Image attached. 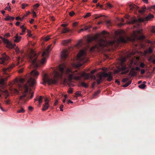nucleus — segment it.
<instances>
[{
	"label": "nucleus",
	"mask_w": 155,
	"mask_h": 155,
	"mask_svg": "<svg viewBox=\"0 0 155 155\" xmlns=\"http://www.w3.org/2000/svg\"><path fill=\"white\" fill-rule=\"evenodd\" d=\"M65 70L66 76L69 82L71 81L73 78L74 80H78L80 79L81 77L85 79H87L90 77L89 74H86L84 72L82 73L81 76H76L77 75H80L81 74L77 71H73L71 68L66 69L65 65L62 64L58 66L57 69L54 70L53 73L54 75L53 77L51 74L48 75L46 73L43 74L42 79L43 82L42 84H45L46 83L49 85L56 84L59 79L62 78Z\"/></svg>",
	"instance_id": "f257e3e1"
},
{
	"label": "nucleus",
	"mask_w": 155,
	"mask_h": 155,
	"mask_svg": "<svg viewBox=\"0 0 155 155\" xmlns=\"http://www.w3.org/2000/svg\"><path fill=\"white\" fill-rule=\"evenodd\" d=\"M121 31H118L115 32L116 36L114 37V40L112 41H108L103 39H100L98 41V44L93 47L91 49V51H93L95 49H97L98 50H99L100 48L104 46L113 45L116 42V43L119 42L125 43L128 41H134L136 39L142 40L145 38V36L143 35L138 37L139 35L142 34V29L134 31L131 38L127 37V38L121 36Z\"/></svg>",
	"instance_id": "f03ea898"
},
{
	"label": "nucleus",
	"mask_w": 155,
	"mask_h": 155,
	"mask_svg": "<svg viewBox=\"0 0 155 155\" xmlns=\"http://www.w3.org/2000/svg\"><path fill=\"white\" fill-rule=\"evenodd\" d=\"M39 75V72L35 70L32 71L30 74V78L28 81L27 84H26L23 87L24 90V94L21 96L19 98L18 104L20 105L23 104L26 101L25 98L27 94L28 93L30 92V91L28 88V84L31 87L34 86L36 83L35 79L37 78Z\"/></svg>",
	"instance_id": "7ed1b4c3"
},
{
	"label": "nucleus",
	"mask_w": 155,
	"mask_h": 155,
	"mask_svg": "<svg viewBox=\"0 0 155 155\" xmlns=\"http://www.w3.org/2000/svg\"><path fill=\"white\" fill-rule=\"evenodd\" d=\"M153 18V15L149 14L145 17L140 18L138 19H136L135 18H133L131 21H128L127 23V24H134L137 22H143L145 25L148 20Z\"/></svg>",
	"instance_id": "20e7f679"
},
{
	"label": "nucleus",
	"mask_w": 155,
	"mask_h": 155,
	"mask_svg": "<svg viewBox=\"0 0 155 155\" xmlns=\"http://www.w3.org/2000/svg\"><path fill=\"white\" fill-rule=\"evenodd\" d=\"M10 76L7 77L5 79L1 78L0 79V91L5 96V99L9 96V94L7 90H3L2 89L4 88L5 86V81L7 80L8 78V77H10Z\"/></svg>",
	"instance_id": "39448f33"
},
{
	"label": "nucleus",
	"mask_w": 155,
	"mask_h": 155,
	"mask_svg": "<svg viewBox=\"0 0 155 155\" xmlns=\"http://www.w3.org/2000/svg\"><path fill=\"white\" fill-rule=\"evenodd\" d=\"M38 55L35 53L34 50H32L28 56L29 61L32 63L34 66L36 67H38V64L36 62V60L38 57Z\"/></svg>",
	"instance_id": "423d86ee"
},
{
	"label": "nucleus",
	"mask_w": 155,
	"mask_h": 155,
	"mask_svg": "<svg viewBox=\"0 0 155 155\" xmlns=\"http://www.w3.org/2000/svg\"><path fill=\"white\" fill-rule=\"evenodd\" d=\"M86 53L85 50H82L80 51L77 54V59L80 62L84 63L86 62L87 59L86 57Z\"/></svg>",
	"instance_id": "0eeeda50"
},
{
	"label": "nucleus",
	"mask_w": 155,
	"mask_h": 155,
	"mask_svg": "<svg viewBox=\"0 0 155 155\" xmlns=\"http://www.w3.org/2000/svg\"><path fill=\"white\" fill-rule=\"evenodd\" d=\"M25 81L24 78H21L19 79L16 78L12 82H10L9 84V85L11 87H12L14 84H17L19 87L21 88L22 87V86L20 84V83H22L24 82Z\"/></svg>",
	"instance_id": "6e6552de"
},
{
	"label": "nucleus",
	"mask_w": 155,
	"mask_h": 155,
	"mask_svg": "<svg viewBox=\"0 0 155 155\" xmlns=\"http://www.w3.org/2000/svg\"><path fill=\"white\" fill-rule=\"evenodd\" d=\"M126 70V71L124 72H123L122 74H124L127 73L129 71V69L126 67L125 65L123 63H121V67L119 68L117 70H116L114 71V73L115 74H117L120 71H123Z\"/></svg>",
	"instance_id": "1a4fd4ad"
},
{
	"label": "nucleus",
	"mask_w": 155,
	"mask_h": 155,
	"mask_svg": "<svg viewBox=\"0 0 155 155\" xmlns=\"http://www.w3.org/2000/svg\"><path fill=\"white\" fill-rule=\"evenodd\" d=\"M107 76V74L106 73L102 72L99 73L97 75V83L98 84H100L101 82V80L103 78L106 77Z\"/></svg>",
	"instance_id": "9d476101"
},
{
	"label": "nucleus",
	"mask_w": 155,
	"mask_h": 155,
	"mask_svg": "<svg viewBox=\"0 0 155 155\" xmlns=\"http://www.w3.org/2000/svg\"><path fill=\"white\" fill-rule=\"evenodd\" d=\"M2 39L3 40V43L6 45V46L7 48L12 49L15 47V45L12 44L11 42L9 41L8 39L4 38H2Z\"/></svg>",
	"instance_id": "9b49d317"
},
{
	"label": "nucleus",
	"mask_w": 155,
	"mask_h": 155,
	"mask_svg": "<svg viewBox=\"0 0 155 155\" xmlns=\"http://www.w3.org/2000/svg\"><path fill=\"white\" fill-rule=\"evenodd\" d=\"M8 59V57L5 55V54L2 55V57L0 58V63L5 64V62Z\"/></svg>",
	"instance_id": "f8f14e48"
},
{
	"label": "nucleus",
	"mask_w": 155,
	"mask_h": 155,
	"mask_svg": "<svg viewBox=\"0 0 155 155\" xmlns=\"http://www.w3.org/2000/svg\"><path fill=\"white\" fill-rule=\"evenodd\" d=\"M51 45H49L46 49L45 50L42 54L43 56H48L49 52L50 51L51 48Z\"/></svg>",
	"instance_id": "ddd939ff"
},
{
	"label": "nucleus",
	"mask_w": 155,
	"mask_h": 155,
	"mask_svg": "<svg viewBox=\"0 0 155 155\" xmlns=\"http://www.w3.org/2000/svg\"><path fill=\"white\" fill-rule=\"evenodd\" d=\"M99 35H97L92 37L88 36L87 38V41L88 42H90L93 40H96L99 38Z\"/></svg>",
	"instance_id": "4468645a"
},
{
	"label": "nucleus",
	"mask_w": 155,
	"mask_h": 155,
	"mask_svg": "<svg viewBox=\"0 0 155 155\" xmlns=\"http://www.w3.org/2000/svg\"><path fill=\"white\" fill-rule=\"evenodd\" d=\"M68 55V51L66 50H64L61 53V56L63 58H65L67 57Z\"/></svg>",
	"instance_id": "2eb2a0df"
},
{
	"label": "nucleus",
	"mask_w": 155,
	"mask_h": 155,
	"mask_svg": "<svg viewBox=\"0 0 155 155\" xmlns=\"http://www.w3.org/2000/svg\"><path fill=\"white\" fill-rule=\"evenodd\" d=\"M14 41L15 42L18 43L21 41V37L18 36V34H17L14 37Z\"/></svg>",
	"instance_id": "dca6fc26"
},
{
	"label": "nucleus",
	"mask_w": 155,
	"mask_h": 155,
	"mask_svg": "<svg viewBox=\"0 0 155 155\" xmlns=\"http://www.w3.org/2000/svg\"><path fill=\"white\" fill-rule=\"evenodd\" d=\"M129 8L130 10H137L138 8V7L132 4L129 5Z\"/></svg>",
	"instance_id": "f3484780"
},
{
	"label": "nucleus",
	"mask_w": 155,
	"mask_h": 155,
	"mask_svg": "<svg viewBox=\"0 0 155 155\" xmlns=\"http://www.w3.org/2000/svg\"><path fill=\"white\" fill-rule=\"evenodd\" d=\"M153 49L151 48L150 47L148 49L146 50L144 53L143 55V56H145L147 54H150L153 52Z\"/></svg>",
	"instance_id": "a211bd4d"
},
{
	"label": "nucleus",
	"mask_w": 155,
	"mask_h": 155,
	"mask_svg": "<svg viewBox=\"0 0 155 155\" xmlns=\"http://www.w3.org/2000/svg\"><path fill=\"white\" fill-rule=\"evenodd\" d=\"M13 67V66H11L10 67H9L7 68H3V71L4 72V73L5 74H7V72L8 71H9Z\"/></svg>",
	"instance_id": "6ab92c4d"
},
{
	"label": "nucleus",
	"mask_w": 155,
	"mask_h": 155,
	"mask_svg": "<svg viewBox=\"0 0 155 155\" xmlns=\"http://www.w3.org/2000/svg\"><path fill=\"white\" fill-rule=\"evenodd\" d=\"M107 74V77H108L107 80L109 81H111L112 79V76L111 73L110 72H108V73H106Z\"/></svg>",
	"instance_id": "aec40b11"
},
{
	"label": "nucleus",
	"mask_w": 155,
	"mask_h": 155,
	"mask_svg": "<svg viewBox=\"0 0 155 155\" xmlns=\"http://www.w3.org/2000/svg\"><path fill=\"white\" fill-rule=\"evenodd\" d=\"M72 41L71 39H69L67 40H64L62 41L61 44L64 45L68 44Z\"/></svg>",
	"instance_id": "412c9836"
},
{
	"label": "nucleus",
	"mask_w": 155,
	"mask_h": 155,
	"mask_svg": "<svg viewBox=\"0 0 155 155\" xmlns=\"http://www.w3.org/2000/svg\"><path fill=\"white\" fill-rule=\"evenodd\" d=\"M130 74L132 76L136 75V72L134 68H132L131 70Z\"/></svg>",
	"instance_id": "4be33fe9"
},
{
	"label": "nucleus",
	"mask_w": 155,
	"mask_h": 155,
	"mask_svg": "<svg viewBox=\"0 0 155 155\" xmlns=\"http://www.w3.org/2000/svg\"><path fill=\"white\" fill-rule=\"evenodd\" d=\"M49 107V104L48 103H45L44 105L43 108H42V110L45 111L47 110Z\"/></svg>",
	"instance_id": "5701e85b"
},
{
	"label": "nucleus",
	"mask_w": 155,
	"mask_h": 155,
	"mask_svg": "<svg viewBox=\"0 0 155 155\" xmlns=\"http://www.w3.org/2000/svg\"><path fill=\"white\" fill-rule=\"evenodd\" d=\"M23 57L22 56V58L21 59L20 57H18L17 59V65H18L20 63L22 62L23 60Z\"/></svg>",
	"instance_id": "b1692460"
},
{
	"label": "nucleus",
	"mask_w": 155,
	"mask_h": 155,
	"mask_svg": "<svg viewBox=\"0 0 155 155\" xmlns=\"http://www.w3.org/2000/svg\"><path fill=\"white\" fill-rule=\"evenodd\" d=\"M42 56L43 58H42V59L41 61V64H44L46 63V59L45 58V57H46V56H43L42 55Z\"/></svg>",
	"instance_id": "393cba45"
},
{
	"label": "nucleus",
	"mask_w": 155,
	"mask_h": 155,
	"mask_svg": "<svg viewBox=\"0 0 155 155\" xmlns=\"http://www.w3.org/2000/svg\"><path fill=\"white\" fill-rule=\"evenodd\" d=\"M14 19V17L12 16H7L5 19V20H13Z\"/></svg>",
	"instance_id": "a878e982"
},
{
	"label": "nucleus",
	"mask_w": 155,
	"mask_h": 155,
	"mask_svg": "<svg viewBox=\"0 0 155 155\" xmlns=\"http://www.w3.org/2000/svg\"><path fill=\"white\" fill-rule=\"evenodd\" d=\"M147 9V8L145 6H144L142 8V9L139 11L140 13H143L145 12V10Z\"/></svg>",
	"instance_id": "bb28decb"
},
{
	"label": "nucleus",
	"mask_w": 155,
	"mask_h": 155,
	"mask_svg": "<svg viewBox=\"0 0 155 155\" xmlns=\"http://www.w3.org/2000/svg\"><path fill=\"white\" fill-rule=\"evenodd\" d=\"M82 64L81 63H78V64H72L73 67L75 68H78L81 66L82 65Z\"/></svg>",
	"instance_id": "cd10ccee"
},
{
	"label": "nucleus",
	"mask_w": 155,
	"mask_h": 155,
	"mask_svg": "<svg viewBox=\"0 0 155 155\" xmlns=\"http://www.w3.org/2000/svg\"><path fill=\"white\" fill-rule=\"evenodd\" d=\"M10 90L12 93H13L18 94V91L15 88H12L10 89Z\"/></svg>",
	"instance_id": "c85d7f7f"
},
{
	"label": "nucleus",
	"mask_w": 155,
	"mask_h": 155,
	"mask_svg": "<svg viewBox=\"0 0 155 155\" xmlns=\"http://www.w3.org/2000/svg\"><path fill=\"white\" fill-rule=\"evenodd\" d=\"M25 112V110L22 107H21V108L18 110L17 112L18 113H23Z\"/></svg>",
	"instance_id": "c756f323"
},
{
	"label": "nucleus",
	"mask_w": 155,
	"mask_h": 155,
	"mask_svg": "<svg viewBox=\"0 0 155 155\" xmlns=\"http://www.w3.org/2000/svg\"><path fill=\"white\" fill-rule=\"evenodd\" d=\"M21 28L22 29V32L24 33L25 32L26 28L24 25L21 26Z\"/></svg>",
	"instance_id": "7c9ffc66"
},
{
	"label": "nucleus",
	"mask_w": 155,
	"mask_h": 155,
	"mask_svg": "<svg viewBox=\"0 0 155 155\" xmlns=\"http://www.w3.org/2000/svg\"><path fill=\"white\" fill-rule=\"evenodd\" d=\"M131 83V81H128L127 83H126V84L123 85V86L124 87H126L128 86Z\"/></svg>",
	"instance_id": "2f4dec72"
},
{
	"label": "nucleus",
	"mask_w": 155,
	"mask_h": 155,
	"mask_svg": "<svg viewBox=\"0 0 155 155\" xmlns=\"http://www.w3.org/2000/svg\"><path fill=\"white\" fill-rule=\"evenodd\" d=\"M69 31V30L67 28H64L63 29L62 31V33H64L66 32H67Z\"/></svg>",
	"instance_id": "473e14b6"
},
{
	"label": "nucleus",
	"mask_w": 155,
	"mask_h": 155,
	"mask_svg": "<svg viewBox=\"0 0 155 155\" xmlns=\"http://www.w3.org/2000/svg\"><path fill=\"white\" fill-rule=\"evenodd\" d=\"M43 99V98L42 96H40L39 97L38 101L39 103L40 104H41L42 102V100Z\"/></svg>",
	"instance_id": "72a5a7b5"
},
{
	"label": "nucleus",
	"mask_w": 155,
	"mask_h": 155,
	"mask_svg": "<svg viewBox=\"0 0 155 155\" xmlns=\"http://www.w3.org/2000/svg\"><path fill=\"white\" fill-rule=\"evenodd\" d=\"M81 40H79L77 43L76 45H75V46L77 47L80 46L81 44Z\"/></svg>",
	"instance_id": "f704fd0d"
},
{
	"label": "nucleus",
	"mask_w": 155,
	"mask_h": 155,
	"mask_svg": "<svg viewBox=\"0 0 155 155\" xmlns=\"http://www.w3.org/2000/svg\"><path fill=\"white\" fill-rule=\"evenodd\" d=\"M154 57H155V56L152 55L148 58V60L149 61H151L152 59H154Z\"/></svg>",
	"instance_id": "c9c22d12"
},
{
	"label": "nucleus",
	"mask_w": 155,
	"mask_h": 155,
	"mask_svg": "<svg viewBox=\"0 0 155 155\" xmlns=\"http://www.w3.org/2000/svg\"><path fill=\"white\" fill-rule=\"evenodd\" d=\"M146 85L144 84H142L139 85V87L140 88L143 89L145 87Z\"/></svg>",
	"instance_id": "e433bc0d"
},
{
	"label": "nucleus",
	"mask_w": 155,
	"mask_h": 155,
	"mask_svg": "<svg viewBox=\"0 0 155 155\" xmlns=\"http://www.w3.org/2000/svg\"><path fill=\"white\" fill-rule=\"evenodd\" d=\"M28 5L26 4H23L21 5L22 8L24 9L26 7L28 6Z\"/></svg>",
	"instance_id": "4c0bfd02"
},
{
	"label": "nucleus",
	"mask_w": 155,
	"mask_h": 155,
	"mask_svg": "<svg viewBox=\"0 0 155 155\" xmlns=\"http://www.w3.org/2000/svg\"><path fill=\"white\" fill-rule=\"evenodd\" d=\"M11 7L10 6H7L5 8V10H7L9 12H10L11 11Z\"/></svg>",
	"instance_id": "58836bf2"
},
{
	"label": "nucleus",
	"mask_w": 155,
	"mask_h": 155,
	"mask_svg": "<svg viewBox=\"0 0 155 155\" xmlns=\"http://www.w3.org/2000/svg\"><path fill=\"white\" fill-rule=\"evenodd\" d=\"M91 15V14L90 13H87L86 15L84 16V18H87L89 16H90Z\"/></svg>",
	"instance_id": "ea45409f"
},
{
	"label": "nucleus",
	"mask_w": 155,
	"mask_h": 155,
	"mask_svg": "<svg viewBox=\"0 0 155 155\" xmlns=\"http://www.w3.org/2000/svg\"><path fill=\"white\" fill-rule=\"evenodd\" d=\"M24 69V68L23 67H22L21 68L19 69L18 70V72L19 73H21L23 72V71Z\"/></svg>",
	"instance_id": "a19ab883"
},
{
	"label": "nucleus",
	"mask_w": 155,
	"mask_h": 155,
	"mask_svg": "<svg viewBox=\"0 0 155 155\" xmlns=\"http://www.w3.org/2000/svg\"><path fill=\"white\" fill-rule=\"evenodd\" d=\"M81 85L85 87H88L87 85L84 82H82L81 84Z\"/></svg>",
	"instance_id": "79ce46f5"
},
{
	"label": "nucleus",
	"mask_w": 155,
	"mask_h": 155,
	"mask_svg": "<svg viewBox=\"0 0 155 155\" xmlns=\"http://www.w3.org/2000/svg\"><path fill=\"white\" fill-rule=\"evenodd\" d=\"M15 50L17 54H18L19 53L20 50H19V48L18 47H16L15 48Z\"/></svg>",
	"instance_id": "37998d69"
},
{
	"label": "nucleus",
	"mask_w": 155,
	"mask_h": 155,
	"mask_svg": "<svg viewBox=\"0 0 155 155\" xmlns=\"http://www.w3.org/2000/svg\"><path fill=\"white\" fill-rule=\"evenodd\" d=\"M45 103H49V100L47 97H45Z\"/></svg>",
	"instance_id": "c03bdc74"
},
{
	"label": "nucleus",
	"mask_w": 155,
	"mask_h": 155,
	"mask_svg": "<svg viewBox=\"0 0 155 155\" xmlns=\"http://www.w3.org/2000/svg\"><path fill=\"white\" fill-rule=\"evenodd\" d=\"M126 60V58L125 57H122L121 58L120 60L122 62H123L125 61Z\"/></svg>",
	"instance_id": "a18cd8bd"
},
{
	"label": "nucleus",
	"mask_w": 155,
	"mask_h": 155,
	"mask_svg": "<svg viewBox=\"0 0 155 155\" xmlns=\"http://www.w3.org/2000/svg\"><path fill=\"white\" fill-rule=\"evenodd\" d=\"M145 64H144L142 62H141L140 64V67L143 68L144 67Z\"/></svg>",
	"instance_id": "49530a36"
},
{
	"label": "nucleus",
	"mask_w": 155,
	"mask_h": 155,
	"mask_svg": "<svg viewBox=\"0 0 155 155\" xmlns=\"http://www.w3.org/2000/svg\"><path fill=\"white\" fill-rule=\"evenodd\" d=\"M102 16V15H95L94 16V17L95 19H97L101 17Z\"/></svg>",
	"instance_id": "de8ad7c7"
},
{
	"label": "nucleus",
	"mask_w": 155,
	"mask_h": 155,
	"mask_svg": "<svg viewBox=\"0 0 155 155\" xmlns=\"http://www.w3.org/2000/svg\"><path fill=\"white\" fill-rule=\"evenodd\" d=\"M92 27V26L91 25H89L88 26H86V27L85 28H84V30H88V29L91 28V27Z\"/></svg>",
	"instance_id": "09e8293b"
},
{
	"label": "nucleus",
	"mask_w": 155,
	"mask_h": 155,
	"mask_svg": "<svg viewBox=\"0 0 155 155\" xmlns=\"http://www.w3.org/2000/svg\"><path fill=\"white\" fill-rule=\"evenodd\" d=\"M28 36L30 37H31L32 36V35L31 34V31L29 30H28Z\"/></svg>",
	"instance_id": "8fccbe9b"
},
{
	"label": "nucleus",
	"mask_w": 155,
	"mask_h": 155,
	"mask_svg": "<svg viewBox=\"0 0 155 155\" xmlns=\"http://www.w3.org/2000/svg\"><path fill=\"white\" fill-rule=\"evenodd\" d=\"M75 14L74 12L72 11L69 13V15L71 16H73Z\"/></svg>",
	"instance_id": "3c124183"
},
{
	"label": "nucleus",
	"mask_w": 155,
	"mask_h": 155,
	"mask_svg": "<svg viewBox=\"0 0 155 155\" xmlns=\"http://www.w3.org/2000/svg\"><path fill=\"white\" fill-rule=\"evenodd\" d=\"M39 6V4L38 3H37L34 6V8H38Z\"/></svg>",
	"instance_id": "603ef678"
},
{
	"label": "nucleus",
	"mask_w": 155,
	"mask_h": 155,
	"mask_svg": "<svg viewBox=\"0 0 155 155\" xmlns=\"http://www.w3.org/2000/svg\"><path fill=\"white\" fill-rule=\"evenodd\" d=\"M50 39V37L48 36H47L45 37L44 39V41H48L49 39Z\"/></svg>",
	"instance_id": "864d4df0"
},
{
	"label": "nucleus",
	"mask_w": 155,
	"mask_h": 155,
	"mask_svg": "<svg viewBox=\"0 0 155 155\" xmlns=\"http://www.w3.org/2000/svg\"><path fill=\"white\" fill-rule=\"evenodd\" d=\"M81 94V92L79 91L77 92L76 93L75 95L76 96H78L79 95H80Z\"/></svg>",
	"instance_id": "5fc2aeb1"
},
{
	"label": "nucleus",
	"mask_w": 155,
	"mask_h": 155,
	"mask_svg": "<svg viewBox=\"0 0 155 155\" xmlns=\"http://www.w3.org/2000/svg\"><path fill=\"white\" fill-rule=\"evenodd\" d=\"M100 91H97L94 94V96H96L98 94L100 93Z\"/></svg>",
	"instance_id": "6e6d98bb"
},
{
	"label": "nucleus",
	"mask_w": 155,
	"mask_h": 155,
	"mask_svg": "<svg viewBox=\"0 0 155 155\" xmlns=\"http://www.w3.org/2000/svg\"><path fill=\"white\" fill-rule=\"evenodd\" d=\"M128 80L127 78H124L122 79V81L124 82H126Z\"/></svg>",
	"instance_id": "4d7b16f0"
},
{
	"label": "nucleus",
	"mask_w": 155,
	"mask_h": 155,
	"mask_svg": "<svg viewBox=\"0 0 155 155\" xmlns=\"http://www.w3.org/2000/svg\"><path fill=\"white\" fill-rule=\"evenodd\" d=\"M151 31L152 32L155 33V26L152 28Z\"/></svg>",
	"instance_id": "13d9d810"
},
{
	"label": "nucleus",
	"mask_w": 155,
	"mask_h": 155,
	"mask_svg": "<svg viewBox=\"0 0 155 155\" xmlns=\"http://www.w3.org/2000/svg\"><path fill=\"white\" fill-rule=\"evenodd\" d=\"M63 105L62 104L61 105L60 107V110L61 111H63Z\"/></svg>",
	"instance_id": "bf43d9fd"
},
{
	"label": "nucleus",
	"mask_w": 155,
	"mask_h": 155,
	"mask_svg": "<svg viewBox=\"0 0 155 155\" xmlns=\"http://www.w3.org/2000/svg\"><path fill=\"white\" fill-rule=\"evenodd\" d=\"M16 19L17 20H20L21 21H22V19L19 17H16Z\"/></svg>",
	"instance_id": "052dcab7"
},
{
	"label": "nucleus",
	"mask_w": 155,
	"mask_h": 155,
	"mask_svg": "<svg viewBox=\"0 0 155 155\" xmlns=\"http://www.w3.org/2000/svg\"><path fill=\"white\" fill-rule=\"evenodd\" d=\"M107 5L110 8H111L113 7L112 5L110 3H108L107 4Z\"/></svg>",
	"instance_id": "680f3d73"
},
{
	"label": "nucleus",
	"mask_w": 155,
	"mask_h": 155,
	"mask_svg": "<svg viewBox=\"0 0 155 155\" xmlns=\"http://www.w3.org/2000/svg\"><path fill=\"white\" fill-rule=\"evenodd\" d=\"M72 91H72V89L71 88H70L68 90V92L69 93H71L72 92Z\"/></svg>",
	"instance_id": "e2e57ef3"
},
{
	"label": "nucleus",
	"mask_w": 155,
	"mask_h": 155,
	"mask_svg": "<svg viewBox=\"0 0 155 155\" xmlns=\"http://www.w3.org/2000/svg\"><path fill=\"white\" fill-rule=\"evenodd\" d=\"M142 1L145 3H148V0H142Z\"/></svg>",
	"instance_id": "0e129e2a"
},
{
	"label": "nucleus",
	"mask_w": 155,
	"mask_h": 155,
	"mask_svg": "<svg viewBox=\"0 0 155 155\" xmlns=\"http://www.w3.org/2000/svg\"><path fill=\"white\" fill-rule=\"evenodd\" d=\"M68 25V24H62L61 25V26L63 27H66Z\"/></svg>",
	"instance_id": "69168bd1"
},
{
	"label": "nucleus",
	"mask_w": 155,
	"mask_h": 155,
	"mask_svg": "<svg viewBox=\"0 0 155 155\" xmlns=\"http://www.w3.org/2000/svg\"><path fill=\"white\" fill-rule=\"evenodd\" d=\"M91 78L92 79H95V77L94 75H91L90 76Z\"/></svg>",
	"instance_id": "338daca9"
},
{
	"label": "nucleus",
	"mask_w": 155,
	"mask_h": 155,
	"mask_svg": "<svg viewBox=\"0 0 155 155\" xmlns=\"http://www.w3.org/2000/svg\"><path fill=\"white\" fill-rule=\"evenodd\" d=\"M32 13L34 17H36V13L35 12L33 11Z\"/></svg>",
	"instance_id": "774afa93"
}]
</instances>
